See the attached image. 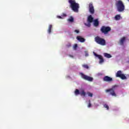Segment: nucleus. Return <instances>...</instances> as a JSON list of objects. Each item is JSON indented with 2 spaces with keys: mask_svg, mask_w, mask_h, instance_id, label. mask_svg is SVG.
Returning <instances> with one entry per match:
<instances>
[{
  "mask_svg": "<svg viewBox=\"0 0 129 129\" xmlns=\"http://www.w3.org/2000/svg\"><path fill=\"white\" fill-rule=\"evenodd\" d=\"M68 3L70 4V8L75 13L79 12V4L77 3L75 0H69Z\"/></svg>",
  "mask_w": 129,
  "mask_h": 129,
  "instance_id": "obj_1",
  "label": "nucleus"
},
{
  "mask_svg": "<svg viewBox=\"0 0 129 129\" xmlns=\"http://www.w3.org/2000/svg\"><path fill=\"white\" fill-rule=\"evenodd\" d=\"M115 6L117 8V11L119 13H121V12H123L124 11L125 7L124 4L122 3V1L119 0L115 3Z\"/></svg>",
  "mask_w": 129,
  "mask_h": 129,
  "instance_id": "obj_2",
  "label": "nucleus"
},
{
  "mask_svg": "<svg viewBox=\"0 0 129 129\" xmlns=\"http://www.w3.org/2000/svg\"><path fill=\"white\" fill-rule=\"evenodd\" d=\"M95 41L97 44L101 45V46H105V45H106V41H105V39L99 36H96L95 37Z\"/></svg>",
  "mask_w": 129,
  "mask_h": 129,
  "instance_id": "obj_3",
  "label": "nucleus"
},
{
  "mask_svg": "<svg viewBox=\"0 0 129 129\" xmlns=\"http://www.w3.org/2000/svg\"><path fill=\"white\" fill-rule=\"evenodd\" d=\"M111 31V28L109 26H102L100 29V31L102 34H104V35H106V34H108L109 32Z\"/></svg>",
  "mask_w": 129,
  "mask_h": 129,
  "instance_id": "obj_4",
  "label": "nucleus"
},
{
  "mask_svg": "<svg viewBox=\"0 0 129 129\" xmlns=\"http://www.w3.org/2000/svg\"><path fill=\"white\" fill-rule=\"evenodd\" d=\"M115 87H117V86L115 85V86H113L111 88L105 90V92H106V93H108V92H109V94L110 95H112V96L116 97V94L114 91V89H115Z\"/></svg>",
  "mask_w": 129,
  "mask_h": 129,
  "instance_id": "obj_5",
  "label": "nucleus"
},
{
  "mask_svg": "<svg viewBox=\"0 0 129 129\" xmlns=\"http://www.w3.org/2000/svg\"><path fill=\"white\" fill-rule=\"evenodd\" d=\"M80 75L81 78H82V79H84V80H87V81L90 82L93 81V78L86 76L82 73H80Z\"/></svg>",
  "mask_w": 129,
  "mask_h": 129,
  "instance_id": "obj_6",
  "label": "nucleus"
},
{
  "mask_svg": "<svg viewBox=\"0 0 129 129\" xmlns=\"http://www.w3.org/2000/svg\"><path fill=\"white\" fill-rule=\"evenodd\" d=\"M116 77H119V78H121L122 80H124L126 79V77L125 75L122 74V72L121 71H118L117 72L116 74Z\"/></svg>",
  "mask_w": 129,
  "mask_h": 129,
  "instance_id": "obj_7",
  "label": "nucleus"
},
{
  "mask_svg": "<svg viewBox=\"0 0 129 129\" xmlns=\"http://www.w3.org/2000/svg\"><path fill=\"white\" fill-rule=\"evenodd\" d=\"M89 10L90 14H94V7H93V4H92V3H90L89 4Z\"/></svg>",
  "mask_w": 129,
  "mask_h": 129,
  "instance_id": "obj_8",
  "label": "nucleus"
},
{
  "mask_svg": "<svg viewBox=\"0 0 129 129\" xmlns=\"http://www.w3.org/2000/svg\"><path fill=\"white\" fill-rule=\"evenodd\" d=\"M94 54L96 57H98V58L100 59L99 63H103V62H104V59H103V57H102V56L98 55L95 52H94Z\"/></svg>",
  "mask_w": 129,
  "mask_h": 129,
  "instance_id": "obj_9",
  "label": "nucleus"
},
{
  "mask_svg": "<svg viewBox=\"0 0 129 129\" xmlns=\"http://www.w3.org/2000/svg\"><path fill=\"white\" fill-rule=\"evenodd\" d=\"M103 80L106 82H111V81H112V78L108 76H106L103 78Z\"/></svg>",
  "mask_w": 129,
  "mask_h": 129,
  "instance_id": "obj_10",
  "label": "nucleus"
},
{
  "mask_svg": "<svg viewBox=\"0 0 129 129\" xmlns=\"http://www.w3.org/2000/svg\"><path fill=\"white\" fill-rule=\"evenodd\" d=\"M77 39L78 41L81 42V43H84V42H85V39L81 36H77Z\"/></svg>",
  "mask_w": 129,
  "mask_h": 129,
  "instance_id": "obj_11",
  "label": "nucleus"
},
{
  "mask_svg": "<svg viewBox=\"0 0 129 129\" xmlns=\"http://www.w3.org/2000/svg\"><path fill=\"white\" fill-rule=\"evenodd\" d=\"M94 25L95 27H98V26L99 25V22L98 21V19H95L94 21Z\"/></svg>",
  "mask_w": 129,
  "mask_h": 129,
  "instance_id": "obj_12",
  "label": "nucleus"
},
{
  "mask_svg": "<svg viewBox=\"0 0 129 129\" xmlns=\"http://www.w3.org/2000/svg\"><path fill=\"white\" fill-rule=\"evenodd\" d=\"M88 22L89 23H92L93 22V18H92V16L90 15L88 17L87 19Z\"/></svg>",
  "mask_w": 129,
  "mask_h": 129,
  "instance_id": "obj_13",
  "label": "nucleus"
},
{
  "mask_svg": "<svg viewBox=\"0 0 129 129\" xmlns=\"http://www.w3.org/2000/svg\"><path fill=\"white\" fill-rule=\"evenodd\" d=\"M124 41H125V37H123L120 40V45H123V43H124Z\"/></svg>",
  "mask_w": 129,
  "mask_h": 129,
  "instance_id": "obj_14",
  "label": "nucleus"
},
{
  "mask_svg": "<svg viewBox=\"0 0 129 129\" xmlns=\"http://www.w3.org/2000/svg\"><path fill=\"white\" fill-rule=\"evenodd\" d=\"M104 57H106V58H111L112 56L111 55H110V54L109 53H104Z\"/></svg>",
  "mask_w": 129,
  "mask_h": 129,
  "instance_id": "obj_15",
  "label": "nucleus"
},
{
  "mask_svg": "<svg viewBox=\"0 0 129 129\" xmlns=\"http://www.w3.org/2000/svg\"><path fill=\"white\" fill-rule=\"evenodd\" d=\"M80 94L81 96L85 97L86 96V93H85V91H84V90H82Z\"/></svg>",
  "mask_w": 129,
  "mask_h": 129,
  "instance_id": "obj_16",
  "label": "nucleus"
},
{
  "mask_svg": "<svg viewBox=\"0 0 129 129\" xmlns=\"http://www.w3.org/2000/svg\"><path fill=\"white\" fill-rule=\"evenodd\" d=\"M47 32L48 33V34H51V32H52V25H49Z\"/></svg>",
  "mask_w": 129,
  "mask_h": 129,
  "instance_id": "obj_17",
  "label": "nucleus"
},
{
  "mask_svg": "<svg viewBox=\"0 0 129 129\" xmlns=\"http://www.w3.org/2000/svg\"><path fill=\"white\" fill-rule=\"evenodd\" d=\"M114 19L116 21H119L120 20V15H117L115 16Z\"/></svg>",
  "mask_w": 129,
  "mask_h": 129,
  "instance_id": "obj_18",
  "label": "nucleus"
},
{
  "mask_svg": "<svg viewBox=\"0 0 129 129\" xmlns=\"http://www.w3.org/2000/svg\"><path fill=\"white\" fill-rule=\"evenodd\" d=\"M75 95H78L79 94H80V91H79V90L78 89H76V90L75 91Z\"/></svg>",
  "mask_w": 129,
  "mask_h": 129,
  "instance_id": "obj_19",
  "label": "nucleus"
},
{
  "mask_svg": "<svg viewBox=\"0 0 129 129\" xmlns=\"http://www.w3.org/2000/svg\"><path fill=\"white\" fill-rule=\"evenodd\" d=\"M68 21L69 22H70L71 23H73V22H74V18H73L72 16H71L70 19H69Z\"/></svg>",
  "mask_w": 129,
  "mask_h": 129,
  "instance_id": "obj_20",
  "label": "nucleus"
},
{
  "mask_svg": "<svg viewBox=\"0 0 129 129\" xmlns=\"http://www.w3.org/2000/svg\"><path fill=\"white\" fill-rule=\"evenodd\" d=\"M87 93L90 97H92V96H93V94L92 93H90V92H87Z\"/></svg>",
  "mask_w": 129,
  "mask_h": 129,
  "instance_id": "obj_21",
  "label": "nucleus"
},
{
  "mask_svg": "<svg viewBox=\"0 0 129 129\" xmlns=\"http://www.w3.org/2000/svg\"><path fill=\"white\" fill-rule=\"evenodd\" d=\"M82 67L86 69H89V67L87 64H83Z\"/></svg>",
  "mask_w": 129,
  "mask_h": 129,
  "instance_id": "obj_22",
  "label": "nucleus"
},
{
  "mask_svg": "<svg viewBox=\"0 0 129 129\" xmlns=\"http://www.w3.org/2000/svg\"><path fill=\"white\" fill-rule=\"evenodd\" d=\"M104 107H105V108H106L107 109V110H108L109 109V107L108 106V105L105 104L104 105Z\"/></svg>",
  "mask_w": 129,
  "mask_h": 129,
  "instance_id": "obj_23",
  "label": "nucleus"
},
{
  "mask_svg": "<svg viewBox=\"0 0 129 129\" xmlns=\"http://www.w3.org/2000/svg\"><path fill=\"white\" fill-rule=\"evenodd\" d=\"M91 23H89L88 24L85 23V26H87V27H88L89 28L91 26Z\"/></svg>",
  "mask_w": 129,
  "mask_h": 129,
  "instance_id": "obj_24",
  "label": "nucleus"
},
{
  "mask_svg": "<svg viewBox=\"0 0 129 129\" xmlns=\"http://www.w3.org/2000/svg\"><path fill=\"white\" fill-rule=\"evenodd\" d=\"M85 56H86V57H88V56H89L88 51H85Z\"/></svg>",
  "mask_w": 129,
  "mask_h": 129,
  "instance_id": "obj_25",
  "label": "nucleus"
},
{
  "mask_svg": "<svg viewBox=\"0 0 129 129\" xmlns=\"http://www.w3.org/2000/svg\"><path fill=\"white\" fill-rule=\"evenodd\" d=\"M67 15L65 13H62V15H61V17L64 18V17H67Z\"/></svg>",
  "mask_w": 129,
  "mask_h": 129,
  "instance_id": "obj_26",
  "label": "nucleus"
},
{
  "mask_svg": "<svg viewBox=\"0 0 129 129\" xmlns=\"http://www.w3.org/2000/svg\"><path fill=\"white\" fill-rule=\"evenodd\" d=\"M89 104L88 105V107H91V103H90V100L89 101Z\"/></svg>",
  "mask_w": 129,
  "mask_h": 129,
  "instance_id": "obj_27",
  "label": "nucleus"
},
{
  "mask_svg": "<svg viewBox=\"0 0 129 129\" xmlns=\"http://www.w3.org/2000/svg\"><path fill=\"white\" fill-rule=\"evenodd\" d=\"M77 47H78V45L77 44H75V45L74 46V48L75 49V50H76V48H77Z\"/></svg>",
  "mask_w": 129,
  "mask_h": 129,
  "instance_id": "obj_28",
  "label": "nucleus"
},
{
  "mask_svg": "<svg viewBox=\"0 0 129 129\" xmlns=\"http://www.w3.org/2000/svg\"><path fill=\"white\" fill-rule=\"evenodd\" d=\"M79 30H75V32L77 34H79Z\"/></svg>",
  "mask_w": 129,
  "mask_h": 129,
  "instance_id": "obj_29",
  "label": "nucleus"
},
{
  "mask_svg": "<svg viewBox=\"0 0 129 129\" xmlns=\"http://www.w3.org/2000/svg\"><path fill=\"white\" fill-rule=\"evenodd\" d=\"M57 18H58V19H63V18L62 16H58Z\"/></svg>",
  "mask_w": 129,
  "mask_h": 129,
  "instance_id": "obj_30",
  "label": "nucleus"
},
{
  "mask_svg": "<svg viewBox=\"0 0 129 129\" xmlns=\"http://www.w3.org/2000/svg\"><path fill=\"white\" fill-rule=\"evenodd\" d=\"M67 47L68 48H70V47H71V44H69L67 45Z\"/></svg>",
  "mask_w": 129,
  "mask_h": 129,
  "instance_id": "obj_31",
  "label": "nucleus"
},
{
  "mask_svg": "<svg viewBox=\"0 0 129 129\" xmlns=\"http://www.w3.org/2000/svg\"><path fill=\"white\" fill-rule=\"evenodd\" d=\"M69 56V57H71V58H74V56L71 54H70Z\"/></svg>",
  "mask_w": 129,
  "mask_h": 129,
  "instance_id": "obj_32",
  "label": "nucleus"
}]
</instances>
